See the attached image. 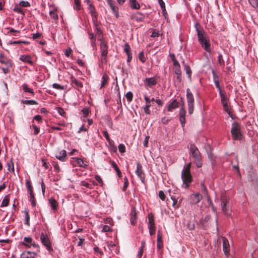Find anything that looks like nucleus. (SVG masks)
<instances>
[{
  "instance_id": "1",
  "label": "nucleus",
  "mask_w": 258,
  "mask_h": 258,
  "mask_svg": "<svg viewBox=\"0 0 258 258\" xmlns=\"http://www.w3.org/2000/svg\"><path fill=\"white\" fill-rule=\"evenodd\" d=\"M196 31L197 32L198 39L202 47L207 52H210L211 44L210 38L206 32L203 29H200L198 27V24L195 25Z\"/></svg>"
},
{
  "instance_id": "2",
  "label": "nucleus",
  "mask_w": 258,
  "mask_h": 258,
  "mask_svg": "<svg viewBox=\"0 0 258 258\" xmlns=\"http://www.w3.org/2000/svg\"><path fill=\"white\" fill-rule=\"evenodd\" d=\"M196 31L197 32L198 39L202 47L207 52H210L211 44L210 38L206 32L203 29H200L198 27V24L195 25Z\"/></svg>"
},
{
  "instance_id": "3",
  "label": "nucleus",
  "mask_w": 258,
  "mask_h": 258,
  "mask_svg": "<svg viewBox=\"0 0 258 258\" xmlns=\"http://www.w3.org/2000/svg\"><path fill=\"white\" fill-rule=\"evenodd\" d=\"M191 163L185 165L181 172V178L183 182L182 187L184 188H188L192 182V176L190 174Z\"/></svg>"
},
{
  "instance_id": "4",
  "label": "nucleus",
  "mask_w": 258,
  "mask_h": 258,
  "mask_svg": "<svg viewBox=\"0 0 258 258\" xmlns=\"http://www.w3.org/2000/svg\"><path fill=\"white\" fill-rule=\"evenodd\" d=\"M190 155L194 160V162L198 167H202L203 164L201 154L198 148L194 145L191 144L189 148Z\"/></svg>"
},
{
  "instance_id": "5",
  "label": "nucleus",
  "mask_w": 258,
  "mask_h": 258,
  "mask_svg": "<svg viewBox=\"0 0 258 258\" xmlns=\"http://www.w3.org/2000/svg\"><path fill=\"white\" fill-rule=\"evenodd\" d=\"M231 133L233 140H237L241 139L242 134L240 131V125L237 122H234L232 123Z\"/></svg>"
},
{
  "instance_id": "6",
  "label": "nucleus",
  "mask_w": 258,
  "mask_h": 258,
  "mask_svg": "<svg viewBox=\"0 0 258 258\" xmlns=\"http://www.w3.org/2000/svg\"><path fill=\"white\" fill-rule=\"evenodd\" d=\"M186 98L188 105V112L189 114H191L194 110V98L190 89H186Z\"/></svg>"
},
{
  "instance_id": "7",
  "label": "nucleus",
  "mask_w": 258,
  "mask_h": 258,
  "mask_svg": "<svg viewBox=\"0 0 258 258\" xmlns=\"http://www.w3.org/2000/svg\"><path fill=\"white\" fill-rule=\"evenodd\" d=\"M100 45V51L101 52V56L102 57V62L106 61V58L108 54L107 45L106 43L103 40L101 41Z\"/></svg>"
},
{
  "instance_id": "8",
  "label": "nucleus",
  "mask_w": 258,
  "mask_h": 258,
  "mask_svg": "<svg viewBox=\"0 0 258 258\" xmlns=\"http://www.w3.org/2000/svg\"><path fill=\"white\" fill-rule=\"evenodd\" d=\"M40 240L42 244L45 246L46 248L48 251L52 250L51 243L48 237L46 235L44 234L43 233H41L40 235Z\"/></svg>"
},
{
  "instance_id": "9",
  "label": "nucleus",
  "mask_w": 258,
  "mask_h": 258,
  "mask_svg": "<svg viewBox=\"0 0 258 258\" xmlns=\"http://www.w3.org/2000/svg\"><path fill=\"white\" fill-rule=\"evenodd\" d=\"M85 2L88 6V9L91 15V16L92 17L93 21H96L97 20V14L96 12L95 7L90 0H86Z\"/></svg>"
},
{
  "instance_id": "10",
  "label": "nucleus",
  "mask_w": 258,
  "mask_h": 258,
  "mask_svg": "<svg viewBox=\"0 0 258 258\" xmlns=\"http://www.w3.org/2000/svg\"><path fill=\"white\" fill-rule=\"evenodd\" d=\"M203 199V196L199 194H193L189 196L190 203L191 204H197Z\"/></svg>"
},
{
  "instance_id": "11",
  "label": "nucleus",
  "mask_w": 258,
  "mask_h": 258,
  "mask_svg": "<svg viewBox=\"0 0 258 258\" xmlns=\"http://www.w3.org/2000/svg\"><path fill=\"white\" fill-rule=\"evenodd\" d=\"M221 207L223 212L225 215H229L231 213V210L228 206H227V201L226 199L224 197H222L221 199Z\"/></svg>"
},
{
  "instance_id": "12",
  "label": "nucleus",
  "mask_w": 258,
  "mask_h": 258,
  "mask_svg": "<svg viewBox=\"0 0 258 258\" xmlns=\"http://www.w3.org/2000/svg\"><path fill=\"white\" fill-rule=\"evenodd\" d=\"M71 163L74 166L75 165V163H76L79 167L84 168H87L88 166L87 162L79 158H73L71 160Z\"/></svg>"
},
{
  "instance_id": "13",
  "label": "nucleus",
  "mask_w": 258,
  "mask_h": 258,
  "mask_svg": "<svg viewBox=\"0 0 258 258\" xmlns=\"http://www.w3.org/2000/svg\"><path fill=\"white\" fill-rule=\"evenodd\" d=\"M22 244L25 245L27 247H30L31 246L37 247L38 245L35 243L33 239L30 237H25L24 238V242Z\"/></svg>"
},
{
  "instance_id": "14",
  "label": "nucleus",
  "mask_w": 258,
  "mask_h": 258,
  "mask_svg": "<svg viewBox=\"0 0 258 258\" xmlns=\"http://www.w3.org/2000/svg\"><path fill=\"white\" fill-rule=\"evenodd\" d=\"M223 242V249L225 255L229 254L230 248L228 240L224 237H222Z\"/></svg>"
},
{
  "instance_id": "15",
  "label": "nucleus",
  "mask_w": 258,
  "mask_h": 258,
  "mask_svg": "<svg viewBox=\"0 0 258 258\" xmlns=\"http://www.w3.org/2000/svg\"><path fill=\"white\" fill-rule=\"evenodd\" d=\"M142 167L141 165L140 164V163H138L137 165V169L136 170V173L137 175H138V176L139 177H140V178L141 179L142 181L143 182H144V180H145V176H144V174L142 171Z\"/></svg>"
},
{
  "instance_id": "16",
  "label": "nucleus",
  "mask_w": 258,
  "mask_h": 258,
  "mask_svg": "<svg viewBox=\"0 0 258 258\" xmlns=\"http://www.w3.org/2000/svg\"><path fill=\"white\" fill-rule=\"evenodd\" d=\"M179 104L176 100H173L170 103L167 105V110L168 111H172L178 107Z\"/></svg>"
},
{
  "instance_id": "17",
  "label": "nucleus",
  "mask_w": 258,
  "mask_h": 258,
  "mask_svg": "<svg viewBox=\"0 0 258 258\" xmlns=\"http://www.w3.org/2000/svg\"><path fill=\"white\" fill-rule=\"evenodd\" d=\"M145 85L149 87H152L157 84L156 79L154 78H148L145 80Z\"/></svg>"
},
{
  "instance_id": "18",
  "label": "nucleus",
  "mask_w": 258,
  "mask_h": 258,
  "mask_svg": "<svg viewBox=\"0 0 258 258\" xmlns=\"http://www.w3.org/2000/svg\"><path fill=\"white\" fill-rule=\"evenodd\" d=\"M185 113L186 111L185 109L183 107H182L179 110V115H180V122L181 123V126L183 127L184 126L185 123Z\"/></svg>"
},
{
  "instance_id": "19",
  "label": "nucleus",
  "mask_w": 258,
  "mask_h": 258,
  "mask_svg": "<svg viewBox=\"0 0 258 258\" xmlns=\"http://www.w3.org/2000/svg\"><path fill=\"white\" fill-rule=\"evenodd\" d=\"M148 227L149 229L155 228L154 218L152 213L148 214Z\"/></svg>"
},
{
  "instance_id": "20",
  "label": "nucleus",
  "mask_w": 258,
  "mask_h": 258,
  "mask_svg": "<svg viewBox=\"0 0 258 258\" xmlns=\"http://www.w3.org/2000/svg\"><path fill=\"white\" fill-rule=\"evenodd\" d=\"M67 152L64 150H61L57 154L55 155V157L61 161H65L66 160Z\"/></svg>"
},
{
  "instance_id": "21",
  "label": "nucleus",
  "mask_w": 258,
  "mask_h": 258,
  "mask_svg": "<svg viewBox=\"0 0 258 258\" xmlns=\"http://www.w3.org/2000/svg\"><path fill=\"white\" fill-rule=\"evenodd\" d=\"M36 255L34 252L25 251L21 254L20 258H35Z\"/></svg>"
},
{
  "instance_id": "22",
  "label": "nucleus",
  "mask_w": 258,
  "mask_h": 258,
  "mask_svg": "<svg viewBox=\"0 0 258 258\" xmlns=\"http://www.w3.org/2000/svg\"><path fill=\"white\" fill-rule=\"evenodd\" d=\"M131 223L132 225H134L136 224L137 221V213L136 211V209L135 207H133L131 209Z\"/></svg>"
},
{
  "instance_id": "23",
  "label": "nucleus",
  "mask_w": 258,
  "mask_h": 258,
  "mask_svg": "<svg viewBox=\"0 0 258 258\" xmlns=\"http://www.w3.org/2000/svg\"><path fill=\"white\" fill-rule=\"evenodd\" d=\"M0 63L5 64L8 67H11L10 60L6 58L3 53H0Z\"/></svg>"
},
{
  "instance_id": "24",
  "label": "nucleus",
  "mask_w": 258,
  "mask_h": 258,
  "mask_svg": "<svg viewBox=\"0 0 258 258\" xmlns=\"http://www.w3.org/2000/svg\"><path fill=\"white\" fill-rule=\"evenodd\" d=\"M49 203L51 207L52 210L54 212H55L58 207V203L57 201L53 198H50L48 200Z\"/></svg>"
},
{
  "instance_id": "25",
  "label": "nucleus",
  "mask_w": 258,
  "mask_h": 258,
  "mask_svg": "<svg viewBox=\"0 0 258 258\" xmlns=\"http://www.w3.org/2000/svg\"><path fill=\"white\" fill-rule=\"evenodd\" d=\"M20 59L24 62H27L30 64H33V61L31 60V57L30 55H22L20 57Z\"/></svg>"
},
{
  "instance_id": "26",
  "label": "nucleus",
  "mask_w": 258,
  "mask_h": 258,
  "mask_svg": "<svg viewBox=\"0 0 258 258\" xmlns=\"http://www.w3.org/2000/svg\"><path fill=\"white\" fill-rule=\"evenodd\" d=\"M71 84L73 87L76 88H81L83 86L82 83L75 78H72Z\"/></svg>"
},
{
  "instance_id": "27",
  "label": "nucleus",
  "mask_w": 258,
  "mask_h": 258,
  "mask_svg": "<svg viewBox=\"0 0 258 258\" xmlns=\"http://www.w3.org/2000/svg\"><path fill=\"white\" fill-rule=\"evenodd\" d=\"M162 235L160 232L158 231L157 234V246L158 248H161L163 246V242H162Z\"/></svg>"
},
{
  "instance_id": "28",
  "label": "nucleus",
  "mask_w": 258,
  "mask_h": 258,
  "mask_svg": "<svg viewBox=\"0 0 258 258\" xmlns=\"http://www.w3.org/2000/svg\"><path fill=\"white\" fill-rule=\"evenodd\" d=\"M22 88L24 92L29 93L32 95L34 94L33 90L32 89L29 88L27 84H26V83L23 84L22 86Z\"/></svg>"
},
{
  "instance_id": "29",
  "label": "nucleus",
  "mask_w": 258,
  "mask_h": 258,
  "mask_svg": "<svg viewBox=\"0 0 258 258\" xmlns=\"http://www.w3.org/2000/svg\"><path fill=\"white\" fill-rule=\"evenodd\" d=\"M7 170L9 172H14V163L12 161V160L11 159L10 161H8L7 163Z\"/></svg>"
},
{
  "instance_id": "30",
  "label": "nucleus",
  "mask_w": 258,
  "mask_h": 258,
  "mask_svg": "<svg viewBox=\"0 0 258 258\" xmlns=\"http://www.w3.org/2000/svg\"><path fill=\"white\" fill-rule=\"evenodd\" d=\"M109 6H110L113 13L114 14L115 17L118 18L119 16L118 8L116 7L113 3L109 5Z\"/></svg>"
},
{
  "instance_id": "31",
  "label": "nucleus",
  "mask_w": 258,
  "mask_h": 258,
  "mask_svg": "<svg viewBox=\"0 0 258 258\" xmlns=\"http://www.w3.org/2000/svg\"><path fill=\"white\" fill-rule=\"evenodd\" d=\"M219 94L220 95L221 103L222 105L228 104V99L226 95L223 92H220Z\"/></svg>"
},
{
  "instance_id": "32",
  "label": "nucleus",
  "mask_w": 258,
  "mask_h": 258,
  "mask_svg": "<svg viewBox=\"0 0 258 258\" xmlns=\"http://www.w3.org/2000/svg\"><path fill=\"white\" fill-rule=\"evenodd\" d=\"M108 80V77L106 74H104L102 77L101 84L100 86V88H102L104 87V86L107 84Z\"/></svg>"
},
{
  "instance_id": "33",
  "label": "nucleus",
  "mask_w": 258,
  "mask_h": 258,
  "mask_svg": "<svg viewBox=\"0 0 258 258\" xmlns=\"http://www.w3.org/2000/svg\"><path fill=\"white\" fill-rule=\"evenodd\" d=\"M131 7L133 9H139L140 8V4L136 0H130Z\"/></svg>"
},
{
  "instance_id": "34",
  "label": "nucleus",
  "mask_w": 258,
  "mask_h": 258,
  "mask_svg": "<svg viewBox=\"0 0 258 258\" xmlns=\"http://www.w3.org/2000/svg\"><path fill=\"white\" fill-rule=\"evenodd\" d=\"M21 102L26 105H37V102L34 100H22Z\"/></svg>"
},
{
  "instance_id": "35",
  "label": "nucleus",
  "mask_w": 258,
  "mask_h": 258,
  "mask_svg": "<svg viewBox=\"0 0 258 258\" xmlns=\"http://www.w3.org/2000/svg\"><path fill=\"white\" fill-rule=\"evenodd\" d=\"M26 187L27 188V191H28V192L29 193V194L30 195L33 194L32 187V186L31 185V183L29 181H28V180L26 181Z\"/></svg>"
},
{
  "instance_id": "36",
  "label": "nucleus",
  "mask_w": 258,
  "mask_h": 258,
  "mask_svg": "<svg viewBox=\"0 0 258 258\" xmlns=\"http://www.w3.org/2000/svg\"><path fill=\"white\" fill-rule=\"evenodd\" d=\"M224 110L228 114L229 116L233 118V114L230 111V108L228 104L223 105Z\"/></svg>"
},
{
  "instance_id": "37",
  "label": "nucleus",
  "mask_w": 258,
  "mask_h": 258,
  "mask_svg": "<svg viewBox=\"0 0 258 258\" xmlns=\"http://www.w3.org/2000/svg\"><path fill=\"white\" fill-rule=\"evenodd\" d=\"M249 4L253 8L258 7V0H247Z\"/></svg>"
},
{
  "instance_id": "38",
  "label": "nucleus",
  "mask_w": 258,
  "mask_h": 258,
  "mask_svg": "<svg viewBox=\"0 0 258 258\" xmlns=\"http://www.w3.org/2000/svg\"><path fill=\"white\" fill-rule=\"evenodd\" d=\"M9 203V198L8 196L5 197L1 204V207H7L8 206Z\"/></svg>"
},
{
  "instance_id": "39",
  "label": "nucleus",
  "mask_w": 258,
  "mask_h": 258,
  "mask_svg": "<svg viewBox=\"0 0 258 258\" xmlns=\"http://www.w3.org/2000/svg\"><path fill=\"white\" fill-rule=\"evenodd\" d=\"M14 11L23 15H25L24 11L21 8H19L18 6H16L15 7V8H14Z\"/></svg>"
},
{
  "instance_id": "40",
  "label": "nucleus",
  "mask_w": 258,
  "mask_h": 258,
  "mask_svg": "<svg viewBox=\"0 0 258 258\" xmlns=\"http://www.w3.org/2000/svg\"><path fill=\"white\" fill-rule=\"evenodd\" d=\"M19 6L23 7H29L30 6V4L27 1H21L19 3Z\"/></svg>"
},
{
  "instance_id": "41",
  "label": "nucleus",
  "mask_w": 258,
  "mask_h": 258,
  "mask_svg": "<svg viewBox=\"0 0 258 258\" xmlns=\"http://www.w3.org/2000/svg\"><path fill=\"white\" fill-rule=\"evenodd\" d=\"M29 201L31 202V205L33 207H35L36 206V202L34 194L30 195Z\"/></svg>"
},
{
  "instance_id": "42",
  "label": "nucleus",
  "mask_w": 258,
  "mask_h": 258,
  "mask_svg": "<svg viewBox=\"0 0 258 258\" xmlns=\"http://www.w3.org/2000/svg\"><path fill=\"white\" fill-rule=\"evenodd\" d=\"M184 70H185V71L186 72V74L187 75H188V77L190 78L191 75V71L190 68H189V67L187 65H185L184 66Z\"/></svg>"
},
{
  "instance_id": "43",
  "label": "nucleus",
  "mask_w": 258,
  "mask_h": 258,
  "mask_svg": "<svg viewBox=\"0 0 258 258\" xmlns=\"http://www.w3.org/2000/svg\"><path fill=\"white\" fill-rule=\"evenodd\" d=\"M171 199L173 201L172 206L174 207L175 209L178 207V205L177 204V200L175 198V197L173 196L171 197Z\"/></svg>"
},
{
  "instance_id": "44",
  "label": "nucleus",
  "mask_w": 258,
  "mask_h": 258,
  "mask_svg": "<svg viewBox=\"0 0 258 258\" xmlns=\"http://www.w3.org/2000/svg\"><path fill=\"white\" fill-rule=\"evenodd\" d=\"M173 70L176 75H180V74H181V71L180 69V66L174 67L173 68Z\"/></svg>"
},
{
  "instance_id": "45",
  "label": "nucleus",
  "mask_w": 258,
  "mask_h": 258,
  "mask_svg": "<svg viewBox=\"0 0 258 258\" xmlns=\"http://www.w3.org/2000/svg\"><path fill=\"white\" fill-rule=\"evenodd\" d=\"M118 150L120 153H123L125 151V146L122 144H120L118 145Z\"/></svg>"
},
{
  "instance_id": "46",
  "label": "nucleus",
  "mask_w": 258,
  "mask_h": 258,
  "mask_svg": "<svg viewBox=\"0 0 258 258\" xmlns=\"http://www.w3.org/2000/svg\"><path fill=\"white\" fill-rule=\"evenodd\" d=\"M125 97H126L127 100L129 102H131L132 100V99H133V93L131 92H128L126 94Z\"/></svg>"
},
{
  "instance_id": "47",
  "label": "nucleus",
  "mask_w": 258,
  "mask_h": 258,
  "mask_svg": "<svg viewBox=\"0 0 258 258\" xmlns=\"http://www.w3.org/2000/svg\"><path fill=\"white\" fill-rule=\"evenodd\" d=\"M218 62L221 66H224V61L223 59V56L221 54H219L218 57Z\"/></svg>"
},
{
  "instance_id": "48",
  "label": "nucleus",
  "mask_w": 258,
  "mask_h": 258,
  "mask_svg": "<svg viewBox=\"0 0 258 258\" xmlns=\"http://www.w3.org/2000/svg\"><path fill=\"white\" fill-rule=\"evenodd\" d=\"M103 136H104V137L105 138L106 140H107V141L108 142H111V139L109 136V135L107 133V132L106 131H104L103 132Z\"/></svg>"
},
{
  "instance_id": "49",
  "label": "nucleus",
  "mask_w": 258,
  "mask_h": 258,
  "mask_svg": "<svg viewBox=\"0 0 258 258\" xmlns=\"http://www.w3.org/2000/svg\"><path fill=\"white\" fill-rule=\"evenodd\" d=\"M139 57L140 60L142 62H144L146 61V58L144 56V53L143 52H141L139 53Z\"/></svg>"
},
{
  "instance_id": "50",
  "label": "nucleus",
  "mask_w": 258,
  "mask_h": 258,
  "mask_svg": "<svg viewBox=\"0 0 258 258\" xmlns=\"http://www.w3.org/2000/svg\"><path fill=\"white\" fill-rule=\"evenodd\" d=\"M144 99L146 101V105H148V106H151V100L147 96V95H144Z\"/></svg>"
},
{
  "instance_id": "51",
  "label": "nucleus",
  "mask_w": 258,
  "mask_h": 258,
  "mask_svg": "<svg viewBox=\"0 0 258 258\" xmlns=\"http://www.w3.org/2000/svg\"><path fill=\"white\" fill-rule=\"evenodd\" d=\"M124 185L122 187V190L123 191H125L128 186V180H127V178L125 177L124 178Z\"/></svg>"
},
{
  "instance_id": "52",
  "label": "nucleus",
  "mask_w": 258,
  "mask_h": 258,
  "mask_svg": "<svg viewBox=\"0 0 258 258\" xmlns=\"http://www.w3.org/2000/svg\"><path fill=\"white\" fill-rule=\"evenodd\" d=\"M158 3L161 7V9L164 12L165 11V5L164 2L162 0H158Z\"/></svg>"
},
{
  "instance_id": "53",
  "label": "nucleus",
  "mask_w": 258,
  "mask_h": 258,
  "mask_svg": "<svg viewBox=\"0 0 258 258\" xmlns=\"http://www.w3.org/2000/svg\"><path fill=\"white\" fill-rule=\"evenodd\" d=\"M111 231L110 227L108 225H104L102 226V232H109Z\"/></svg>"
},
{
  "instance_id": "54",
  "label": "nucleus",
  "mask_w": 258,
  "mask_h": 258,
  "mask_svg": "<svg viewBox=\"0 0 258 258\" xmlns=\"http://www.w3.org/2000/svg\"><path fill=\"white\" fill-rule=\"evenodd\" d=\"M52 87H53V88L56 89H58V90H62V89H63V87L62 86H61V85H60L59 84H57V83L53 84Z\"/></svg>"
},
{
  "instance_id": "55",
  "label": "nucleus",
  "mask_w": 258,
  "mask_h": 258,
  "mask_svg": "<svg viewBox=\"0 0 258 258\" xmlns=\"http://www.w3.org/2000/svg\"><path fill=\"white\" fill-rule=\"evenodd\" d=\"M124 51L126 52V54L130 53V46L127 43H126L124 45Z\"/></svg>"
},
{
  "instance_id": "56",
  "label": "nucleus",
  "mask_w": 258,
  "mask_h": 258,
  "mask_svg": "<svg viewBox=\"0 0 258 258\" xmlns=\"http://www.w3.org/2000/svg\"><path fill=\"white\" fill-rule=\"evenodd\" d=\"M159 197L162 201H164L165 199V195L162 190H160L159 192Z\"/></svg>"
},
{
  "instance_id": "57",
  "label": "nucleus",
  "mask_w": 258,
  "mask_h": 258,
  "mask_svg": "<svg viewBox=\"0 0 258 258\" xmlns=\"http://www.w3.org/2000/svg\"><path fill=\"white\" fill-rule=\"evenodd\" d=\"M50 16L54 19H57L58 18V16L55 12L54 11H50L49 12Z\"/></svg>"
},
{
  "instance_id": "58",
  "label": "nucleus",
  "mask_w": 258,
  "mask_h": 258,
  "mask_svg": "<svg viewBox=\"0 0 258 258\" xmlns=\"http://www.w3.org/2000/svg\"><path fill=\"white\" fill-rule=\"evenodd\" d=\"M150 106H148V105H145L144 107V110L145 113L146 114H150Z\"/></svg>"
},
{
  "instance_id": "59",
  "label": "nucleus",
  "mask_w": 258,
  "mask_h": 258,
  "mask_svg": "<svg viewBox=\"0 0 258 258\" xmlns=\"http://www.w3.org/2000/svg\"><path fill=\"white\" fill-rule=\"evenodd\" d=\"M42 166L44 167L45 169H47L49 167V164L44 159H42Z\"/></svg>"
},
{
  "instance_id": "60",
  "label": "nucleus",
  "mask_w": 258,
  "mask_h": 258,
  "mask_svg": "<svg viewBox=\"0 0 258 258\" xmlns=\"http://www.w3.org/2000/svg\"><path fill=\"white\" fill-rule=\"evenodd\" d=\"M214 83H215V86H216V87L218 89L219 92V93H220V92H222V90H221V87H220V84H219V80H218V81H215V82H214Z\"/></svg>"
},
{
  "instance_id": "61",
  "label": "nucleus",
  "mask_w": 258,
  "mask_h": 258,
  "mask_svg": "<svg viewBox=\"0 0 258 258\" xmlns=\"http://www.w3.org/2000/svg\"><path fill=\"white\" fill-rule=\"evenodd\" d=\"M110 164L112 166V167L115 169V171L119 169V168L117 167V164L115 163V162L113 161H111L110 162Z\"/></svg>"
},
{
  "instance_id": "62",
  "label": "nucleus",
  "mask_w": 258,
  "mask_h": 258,
  "mask_svg": "<svg viewBox=\"0 0 258 258\" xmlns=\"http://www.w3.org/2000/svg\"><path fill=\"white\" fill-rule=\"evenodd\" d=\"M32 127L33 128H34V134L35 135H37L38 134L39 132V128L35 124H33L32 125Z\"/></svg>"
},
{
  "instance_id": "63",
  "label": "nucleus",
  "mask_w": 258,
  "mask_h": 258,
  "mask_svg": "<svg viewBox=\"0 0 258 258\" xmlns=\"http://www.w3.org/2000/svg\"><path fill=\"white\" fill-rule=\"evenodd\" d=\"M111 142H108L109 145L111 147V148L114 151H116V148L114 145V142L112 140H111Z\"/></svg>"
},
{
  "instance_id": "64",
  "label": "nucleus",
  "mask_w": 258,
  "mask_h": 258,
  "mask_svg": "<svg viewBox=\"0 0 258 258\" xmlns=\"http://www.w3.org/2000/svg\"><path fill=\"white\" fill-rule=\"evenodd\" d=\"M57 111H58V113L61 115V116H63L65 114V111L64 110L60 108V107H58L57 108Z\"/></svg>"
}]
</instances>
